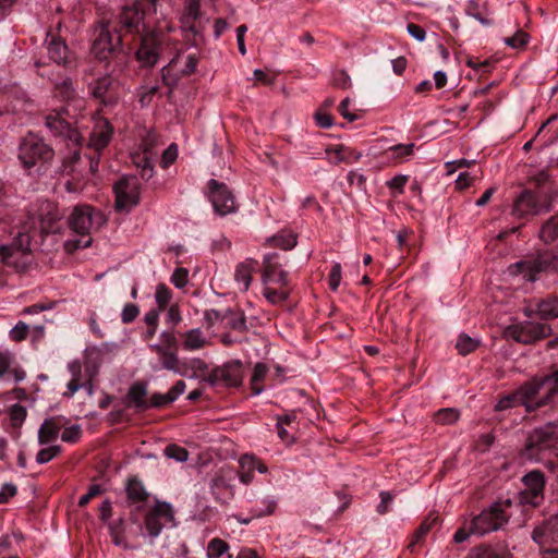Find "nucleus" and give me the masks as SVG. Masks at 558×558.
<instances>
[{
    "label": "nucleus",
    "mask_w": 558,
    "mask_h": 558,
    "mask_svg": "<svg viewBox=\"0 0 558 558\" xmlns=\"http://www.w3.org/2000/svg\"><path fill=\"white\" fill-rule=\"evenodd\" d=\"M62 217L63 214L57 204L48 199H40L31 204L26 213V219L21 223L12 243L0 245V262L4 266L17 268V255L29 254L32 241L36 236L44 239L49 233L60 232Z\"/></svg>",
    "instance_id": "nucleus-1"
},
{
    "label": "nucleus",
    "mask_w": 558,
    "mask_h": 558,
    "mask_svg": "<svg viewBox=\"0 0 558 558\" xmlns=\"http://www.w3.org/2000/svg\"><path fill=\"white\" fill-rule=\"evenodd\" d=\"M19 160L29 173L35 169L37 173L46 172L54 158L53 148L38 135L28 132L19 145Z\"/></svg>",
    "instance_id": "nucleus-2"
},
{
    "label": "nucleus",
    "mask_w": 558,
    "mask_h": 558,
    "mask_svg": "<svg viewBox=\"0 0 558 558\" xmlns=\"http://www.w3.org/2000/svg\"><path fill=\"white\" fill-rule=\"evenodd\" d=\"M558 444V421L548 422L532 429L525 440L520 456L530 461H541L545 451Z\"/></svg>",
    "instance_id": "nucleus-3"
},
{
    "label": "nucleus",
    "mask_w": 558,
    "mask_h": 558,
    "mask_svg": "<svg viewBox=\"0 0 558 558\" xmlns=\"http://www.w3.org/2000/svg\"><path fill=\"white\" fill-rule=\"evenodd\" d=\"M511 505L512 501L510 499L494 501L472 519L471 531L482 536L502 529L509 521L510 514L507 512V509Z\"/></svg>",
    "instance_id": "nucleus-4"
},
{
    "label": "nucleus",
    "mask_w": 558,
    "mask_h": 558,
    "mask_svg": "<svg viewBox=\"0 0 558 558\" xmlns=\"http://www.w3.org/2000/svg\"><path fill=\"white\" fill-rule=\"evenodd\" d=\"M512 275H522L526 281L534 282L545 272L558 274V254L543 251L533 258L521 260L509 266Z\"/></svg>",
    "instance_id": "nucleus-5"
},
{
    "label": "nucleus",
    "mask_w": 558,
    "mask_h": 558,
    "mask_svg": "<svg viewBox=\"0 0 558 558\" xmlns=\"http://www.w3.org/2000/svg\"><path fill=\"white\" fill-rule=\"evenodd\" d=\"M197 64L198 57L196 53H178L160 70L162 83L170 88L169 95L177 87L182 76H190L195 73Z\"/></svg>",
    "instance_id": "nucleus-6"
},
{
    "label": "nucleus",
    "mask_w": 558,
    "mask_h": 558,
    "mask_svg": "<svg viewBox=\"0 0 558 558\" xmlns=\"http://www.w3.org/2000/svg\"><path fill=\"white\" fill-rule=\"evenodd\" d=\"M526 384L532 388L534 409L539 410L555 402L558 396V368H553L546 375L534 376Z\"/></svg>",
    "instance_id": "nucleus-7"
},
{
    "label": "nucleus",
    "mask_w": 558,
    "mask_h": 558,
    "mask_svg": "<svg viewBox=\"0 0 558 558\" xmlns=\"http://www.w3.org/2000/svg\"><path fill=\"white\" fill-rule=\"evenodd\" d=\"M107 222L105 215L90 205H77L68 218L69 228L81 235H88L92 228H100Z\"/></svg>",
    "instance_id": "nucleus-8"
},
{
    "label": "nucleus",
    "mask_w": 558,
    "mask_h": 558,
    "mask_svg": "<svg viewBox=\"0 0 558 558\" xmlns=\"http://www.w3.org/2000/svg\"><path fill=\"white\" fill-rule=\"evenodd\" d=\"M122 48V34L112 33L108 23H99L95 28V37L92 45V53L99 61H106L109 57Z\"/></svg>",
    "instance_id": "nucleus-9"
},
{
    "label": "nucleus",
    "mask_w": 558,
    "mask_h": 558,
    "mask_svg": "<svg viewBox=\"0 0 558 558\" xmlns=\"http://www.w3.org/2000/svg\"><path fill=\"white\" fill-rule=\"evenodd\" d=\"M506 336L515 342L531 344L551 335V327L546 323L522 322L506 328Z\"/></svg>",
    "instance_id": "nucleus-10"
},
{
    "label": "nucleus",
    "mask_w": 558,
    "mask_h": 558,
    "mask_svg": "<svg viewBox=\"0 0 558 558\" xmlns=\"http://www.w3.org/2000/svg\"><path fill=\"white\" fill-rule=\"evenodd\" d=\"M117 211H130L140 203V183L136 177H122L113 185Z\"/></svg>",
    "instance_id": "nucleus-11"
},
{
    "label": "nucleus",
    "mask_w": 558,
    "mask_h": 558,
    "mask_svg": "<svg viewBox=\"0 0 558 558\" xmlns=\"http://www.w3.org/2000/svg\"><path fill=\"white\" fill-rule=\"evenodd\" d=\"M145 11L141 1L122 7L118 15L119 27L114 28V33L119 34H142L146 26L144 23Z\"/></svg>",
    "instance_id": "nucleus-12"
},
{
    "label": "nucleus",
    "mask_w": 558,
    "mask_h": 558,
    "mask_svg": "<svg viewBox=\"0 0 558 558\" xmlns=\"http://www.w3.org/2000/svg\"><path fill=\"white\" fill-rule=\"evenodd\" d=\"M120 83L110 74L102 75L88 84V93L101 107L114 106L120 98Z\"/></svg>",
    "instance_id": "nucleus-13"
},
{
    "label": "nucleus",
    "mask_w": 558,
    "mask_h": 558,
    "mask_svg": "<svg viewBox=\"0 0 558 558\" xmlns=\"http://www.w3.org/2000/svg\"><path fill=\"white\" fill-rule=\"evenodd\" d=\"M524 488L519 494L521 505L538 507L544 500L545 476L539 470H533L522 477Z\"/></svg>",
    "instance_id": "nucleus-14"
},
{
    "label": "nucleus",
    "mask_w": 558,
    "mask_h": 558,
    "mask_svg": "<svg viewBox=\"0 0 558 558\" xmlns=\"http://www.w3.org/2000/svg\"><path fill=\"white\" fill-rule=\"evenodd\" d=\"M549 210V203L539 202L534 192L524 190L513 201L511 215L519 219H527Z\"/></svg>",
    "instance_id": "nucleus-15"
},
{
    "label": "nucleus",
    "mask_w": 558,
    "mask_h": 558,
    "mask_svg": "<svg viewBox=\"0 0 558 558\" xmlns=\"http://www.w3.org/2000/svg\"><path fill=\"white\" fill-rule=\"evenodd\" d=\"M236 472L232 468L219 469L209 482L210 492L216 501L228 504L234 496Z\"/></svg>",
    "instance_id": "nucleus-16"
},
{
    "label": "nucleus",
    "mask_w": 558,
    "mask_h": 558,
    "mask_svg": "<svg viewBox=\"0 0 558 558\" xmlns=\"http://www.w3.org/2000/svg\"><path fill=\"white\" fill-rule=\"evenodd\" d=\"M205 380L213 387H239L242 384V362L235 360L217 366Z\"/></svg>",
    "instance_id": "nucleus-17"
},
{
    "label": "nucleus",
    "mask_w": 558,
    "mask_h": 558,
    "mask_svg": "<svg viewBox=\"0 0 558 558\" xmlns=\"http://www.w3.org/2000/svg\"><path fill=\"white\" fill-rule=\"evenodd\" d=\"M174 513L172 506L167 501H156V505L145 515V527L150 537H157L165 523L173 522Z\"/></svg>",
    "instance_id": "nucleus-18"
},
{
    "label": "nucleus",
    "mask_w": 558,
    "mask_h": 558,
    "mask_svg": "<svg viewBox=\"0 0 558 558\" xmlns=\"http://www.w3.org/2000/svg\"><path fill=\"white\" fill-rule=\"evenodd\" d=\"M532 538L541 548L549 554H558V515L550 517L537 525Z\"/></svg>",
    "instance_id": "nucleus-19"
},
{
    "label": "nucleus",
    "mask_w": 558,
    "mask_h": 558,
    "mask_svg": "<svg viewBox=\"0 0 558 558\" xmlns=\"http://www.w3.org/2000/svg\"><path fill=\"white\" fill-rule=\"evenodd\" d=\"M161 51V37L156 33H146L141 36V44L135 52L136 60L142 68H153Z\"/></svg>",
    "instance_id": "nucleus-20"
},
{
    "label": "nucleus",
    "mask_w": 558,
    "mask_h": 558,
    "mask_svg": "<svg viewBox=\"0 0 558 558\" xmlns=\"http://www.w3.org/2000/svg\"><path fill=\"white\" fill-rule=\"evenodd\" d=\"M534 404L535 402L532 396V388H530L525 381L513 392L500 398L495 405V410L505 411L518 405H522L526 412L531 413L537 410L534 409Z\"/></svg>",
    "instance_id": "nucleus-21"
},
{
    "label": "nucleus",
    "mask_w": 558,
    "mask_h": 558,
    "mask_svg": "<svg viewBox=\"0 0 558 558\" xmlns=\"http://www.w3.org/2000/svg\"><path fill=\"white\" fill-rule=\"evenodd\" d=\"M208 186L210 190V202L218 215L226 216L235 210L234 197L226 184L211 179L208 182Z\"/></svg>",
    "instance_id": "nucleus-22"
},
{
    "label": "nucleus",
    "mask_w": 558,
    "mask_h": 558,
    "mask_svg": "<svg viewBox=\"0 0 558 558\" xmlns=\"http://www.w3.org/2000/svg\"><path fill=\"white\" fill-rule=\"evenodd\" d=\"M45 125L53 136H62L69 142L78 145L81 134L73 129L71 123L66 121L60 111H52L45 117Z\"/></svg>",
    "instance_id": "nucleus-23"
},
{
    "label": "nucleus",
    "mask_w": 558,
    "mask_h": 558,
    "mask_svg": "<svg viewBox=\"0 0 558 558\" xmlns=\"http://www.w3.org/2000/svg\"><path fill=\"white\" fill-rule=\"evenodd\" d=\"M263 266L262 279L264 284L274 282L283 288L289 286L288 272L282 269L278 253L266 254L263 259Z\"/></svg>",
    "instance_id": "nucleus-24"
},
{
    "label": "nucleus",
    "mask_w": 558,
    "mask_h": 558,
    "mask_svg": "<svg viewBox=\"0 0 558 558\" xmlns=\"http://www.w3.org/2000/svg\"><path fill=\"white\" fill-rule=\"evenodd\" d=\"M148 385L143 380L133 383L123 398V404L128 409H134L135 412H145L148 410Z\"/></svg>",
    "instance_id": "nucleus-25"
},
{
    "label": "nucleus",
    "mask_w": 558,
    "mask_h": 558,
    "mask_svg": "<svg viewBox=\"0 0 558 558\" xmlns=\"http://www.w3.org/2000/svg\"><path fill=\"white\" fill-rule=\"evenodd\" d=\"M113 126L107 119H100L96 122L90 135L88 146L95 151L100 153L111 141Z\"/></svg>",
    "instance_id": "nucleus-26"
},
{
    "label": "nucleus",
    "mask_w": 558,
    "mask_h": 558,
    "mask_svg": "<svg viewBox=\"0 0 558 558\" xmlns=\"http://www.w3.org/2000/svg\"><path fill=\"white\" fill-rule=\"evenodd\" d=\"M69 423V420L62 415H56L46 418L38 430V442L47 445L58 438L59 432Z\"/></svg>",
    "instance_id": "nucleus-27"
},
{
    "label": "nucleus",
    "mask_w": 558,
    "mask_h": 558,
    "mask_svg": "<svg viewBox=\"0 0 558 558\" xmlns=\"http://www.w3.org/2000/svg\"><path fill=\"white\" fill-rule=\"evenodd\" d=\"M465 13L477 20L484 26H490L494 23L489 17L492 11L489 10L488 2L485 0H469L465 7Z\"/></svg>",
    "instance_id": "nucleus-28"
},
{
    "label": "nucleus",
    "mask_w": 558,
    "mask_h": 558,
    "mask_svg": "<svg viewBox=\"0 0 558 558\" xmlns=\"http://www.w3.org/2000/svg\"><path fill=\"white\" fill-rule=\"evenodd\" d=\"M258 262L254 258H246L236 265L234 279L238 283H242V291L248 290L253 279V272L256 270Z\"/></svg>",
    "instance_id": "nucleus-29"
},
{
    "label": "nucleus",
    "mask_w": 558,
    "mask_h": 558,
    "mask_svg": "<svg viewBox=\"0 0 558 558\" xmlns=\"http://www.w3.org/2000/svg\"><path fill=\"white\" fill-rule=\"evenodd\" d=\"M149 348L158 355L161 368L171 371L175 374H182L179 367L180 360L178 351L163 349L158 344H150Z\"/></svg>",
    "instance_id": "nucleus-30"
},
{
    "label": "nucleus",
    "mask_w": 558,
    "mask_h": 558,
    "mask_svg": "<svg viewBox=\"0 0 558 558\" xmlns=\"http://www.w3.org/2000/svg\"><path fill=\"white\" fill-rule=\"evenodd\" d=\"M46 41L49 59L57 64H66L69 61V48L65 41L54 36H51L50 40L47 38Z\"/></svg>",
    "instance_id": "nucleus-31"
},
{
    "label": "nucleus",
    "mask_w": 558,
    "mask_h": 558,
    "mask_svg": "<svg viewBox=\"0 0 558 558\" xmlns=\"http://www.w3.org/2000/svg\"><path fill=\"white\" fill-rule=\"evenodd\" d=\"M535 312L544 320L558 318V295L550 294L536 302Z\"/></svg>",
    "instance_id": "nucleus-32"
},
{
    "label": "nucleus",
    "mask_w": 558,
    "mask_h": 558,
    "mask_svg": "<svg viewBox=\"0 0 558 558\" xmlns=\"http://www.w3.org/2000/svg\"><path fill=\"white\" fill-rule=\"evenodd\" d=\"M125 493L128 500L132 504L146 502L149 497V493L137 476L128 480Z\"/></svg>",
    "instance_id": "nucleus-33"
},
{
    "label": "nucleus",
    "mask_w": 558,
    "mask_h": 558,
    "mask_svg": "<svg viewBox=\"0 0 558 558\" xmlns=\"http://www.w3.org/2000/svg\"><path fill=\"white\" fill-rule=\"evenodd\" d=\"M226 315V325L227 327L239 331V332H245L247 331L248 327L246 324V317L243 313V311L239 308H227L225 311Z\"/></svg>",
    "instance_id": "nucleus-34"
},
{
    "label": "nucleus",
    "mask_w": 558,
    "mask_h": 558,
    "mask_svg": "<svg viewBox=\"0 0 558 558\" xmlns=\"http://www.w3.org/2000/svg\"><path fill=\"white\" fill-rule=\"evenodd\" d=\"M181 337L183 339L182 348L186 351L199 350L206 343V339L199 328L191 329L182 333Z\"/></svg>",
    "instance_id": "nucleus-35"
},
{
    "label": "nucleus",
    "mask_w": 558,
    "mask_h": 558,
    "mask_svg": "<svg viewBox=\"0 0 558 558\" xmlns=\"http://www.w3.org/2000/svg\"><path fill=\"white\" fill-rule=\"evenodd\" d=\"M538 236L545 244H550L558 239V214L543 223Z\"/></svg>",
    "instance_id": "nucleus-36"
},
{
    "label": "nucleus",
    "mask_w": 558,
    "mask_h": 558,
    "mask_svg": "<svg viewBox=\"0 0 558 558\" xmlns=\"http://www.w3.org/2000/svg\"><path fill=\"white\" fill-rule=\"evenodd\" d=\"M268 373V367L265 363L258 362L255 364L253 374L251 377V389L252 393L257 396L264 391V386L262 385Z\"/></svg>",
    "instance_id": "nucleus-37"
},
{
    "label": "nucleus",
    "mask_w": 558,
    "mask_h": 558,
    "mask_svg": "<svg viewBox=\"0 0 558 558\" xmlns=\"http://www.w3.org/2000/svg\"><path fill=\"white\" fill-rule=\"evenodd\" d=\"M199 16H201V4L194 0H187L185 2L183 21L185 24H189L190 31L193 32L194 34L198 33L194 23L196 22V20L199 19Z\"/></svg>",
    "instance_id": "nucleus-38"
},
{
    "label": "nucleus",
    "mask_w": 558,
    "mask_h": 558,
    "mask_svg": "<svg viewBox=\"0 0 558 558\" xmlns=\"http://www.w3.org/2000/svg\"><path fill=\"white\" fill-rule=\"evenodd\" d=\"M263 294L269 303L275 304V305L281 304L289 299L290 288H289V286L287 288L280 287V289L277 290V289L266 286L264 288Z\"/></svg>",
    "instance_id": "nucleus-39"
},
{
    "label": "nucleus",
    "mask_w": 558,
    "mask_h": 558,
    "mask_svg": "<svg viewBox=\"0 0 558 558\" xmlns=\"http://www.w3.org/2000/svg\"><path fill=\"white\" fill-rule=\"evenodd\" d=\"M481 344L478 339L471 338L466 333H461L456 343V348L461 355H468L474 352Z\"/></svg>",
    "instance_id": "nucleus-40"
},
{
    "label": "nucleus",
    "mask_w": 558,
    "mask_h": 558,
    "mask_svg": "<svg viewBox=\"0 0 558 558\" xmlns=\"http://www.w3.org/2000/svg\"><path fill=\"white\" fill-rule=\"evenodd\" d=\"M295 416L286 414L283 416H279L277 420L276 428L278 437L284 441L286 444L290 445L294 441L293 437L289 434L286 426H290L291 423L294 421Z\"/></svg>",
    "instance_id": "nucleus-41"
},
{
    "label": "nucleus",
    "mask_w": 558,
    "mask_h": 558,
    "mask_svg": "<svg viewBox=\"0 0 558 558\" xmlns=\"http://www.w3.org/2000/svg\"><path fill=\"white\" fill-rule=\"evenodd\" d=\"M466 558H507V555L504 550L490 546H480L473 549Z\"/></svg>",
    "instance_id": "nucleus-42"
},
{
    "label": "nucleus",
    "mask_w": 558,
    "mask_h": 558,
    "mask_svg": "<svg viewBox=\"0 0 558 558\" xmlns=\"http://www.w3.org/2000/svg\"><path fill=\"white\" fill-rule=\"evenodd\" d=\"M229 545L221 538H213L207 545V558H219L227 554Z\"/></svg>",
    "instance_id": "nucleus-43"
},
{
    "label": "nucleus",
    "mask_w": 558,
    "mask_h": 558,
    "mask_svg": "<svg viewBox=\"0 0 558 558\" xmlns=\"http://www.w3.org/2000/svg\"><path fill=\"white\" fill-rule=\"evenodd\" d=\"M460 417V413L458 410L453 408H444L438 410L434 414V418L437 423L449 425L456 423Z\"/></svg>",
    "instance_id": "nucleus-44"
},
{
    "label": "nucleus",
    "mask_w": 558,
    "mask_h": 558,
    "mask_svg": "<svg viewBox=\"0 0 558 558\" xmlns=\"http://www.w3.org/2000/svg\"><path fill=\"white\" fill-rule=\"evenodd\" d=\"M239 464L241 469L257 470L262 474L268 471L264 462L250 454H243L239 460Z\"/></svg>",
    "instance_id": "nucleus-45"
},
{
    "label": "nucleus",
    "mask_w": 558,
    "mask_h": 558,
    "mask_svg": "<svg viewBox=\"0 0 558 558\" xmlns=\"http://www.w3.org/2000/svg\"><path fill=\"white\" fill-rule=\"evenodd\" d=\"M272 246L282 250H291L296 245V235L293 233L279 234L269 239Z\"/></svg>",
    "instance_id": "nucleus-46"
},
{
    "label": "nucleus",
    "mask_w": 558,
    "mask_h": 558,
    "mask_svg": "<svg viewBox=\"0 0 558 558\" xmlns=\"http://www.w3.org/2000/svg\"><path fill=\"white\" fill-rule=\"evenodd\" d=\"M54 89L57 96L62 100H71L75 96V89L71 78H64L62 82L56 84Z\"/></svg>",
    "instance_id": "nucleus-47"
},
{
    "label": "nucleus",
    "mask_w": 558,
    "mask_h": 558,
    "mask_svg": "<svg viewBox=\"0 0 558 558\" xmlns=\"http://www.w3.org/2000/svg\"><path fill=\"white\" fill-rule=\"evenodd\" d=\"M415 145L413 143L410 144H398L391 146L387 153L390 154V157L396 160H401L404 157L411 156L414 153Z\"/></svg>",
    "instance_id": "nucleus-48"
},
{
    "label": "nucleus",
    "mask_w": 558,
    "mask_h": 558,
    "mask_svg": "<svg viewBox=\"0 0 558 558\" xmlns=\"http://www.w3.org/2000/svg\"><path fill=\"white\" fill-rule=\"evenodd\" d=\"M530 36L522 29L515 32L513 36L504 39L505 44L513 49L524 48L529 43Z\"/></svg>",
    "instance_id": "nucleus-49"
},
{
    "label": "nucleus",
    "mask_w": 558,
    "mask_h": 558,
    "mask_svg": "<svg viewBox=\"0 0 558 558\" xmlns=\"http://www.w3.org/2000/svg\"><path fill=\"white\" fill-rule=\"evenodd\" d=\"M159 311L166 310L171 300V290L163 283H159L155 293Z\"/></svg>",
    "instance_id": "nucleus-50"
},
{
    "label": "nucleus",
    "mask_w": 558,
    "mask_h": 558,
    "mask_svg": "<svg viewBox=\"0 0 558 558\" xmlns=\"http://www.w3.org/2000/svg\"><path fill=\"white\" fill-rule=\"evenodd\" d=\"M165 454L178 462H185L189 459V451L175 444H170L165 448Z\"/></svg>",
    "instance_id": "nucleus-51"
},
{
    "label": "nucleus",
    "mask_w": 558,
    "mask_h": 558,
    "mask_svg": "<svg viewBox=\"0 0 558 558\" xmlns=\"http://www.w3.org/2000/svg\"><path fill=\"white\" fill-rule=\"evenodd\" d=\"M160 343H157L159 347L178 351L179 342L173 329L163 330L160 333Z\"/></svg>",
    "instance_id": "nucleus-52"
},
{
    "label": "nucleus",
    "mask_w": 558,
    "mask_h": 558,
    "mask_svg": "<svg viewBox=\"0 0 558 558\" xmlns=\"http://www.w3.org/2000/svg\"><path fill=\"white\" fill-rule=\"evenodd\" d=\"M9 414H10V420L12 422V425L14 427H17V426H21L23 424V422L25 421L27 411H26L25 407H23L22 404L15 403L10 408Z\"/></svg>",
    "instance_id": "nucleus-53"
},
{
    "label": "nucleus",
    "mask_w": 558,
    "mask_h": 558,
    "mask_svg": "<svg viewBox=\"0 0 558 558\" xmlns=\"http://www.w3.org/2000/svg\"><path fill=\"white\" fill-rule=\"evenodd\" d=\"M61 452V446L53 445L48 448H44L38 451L36 456V462L39 464L47 463L56 458Z\"/></svg>",
    "instance_id": "nucleus-54"
},
{
    "label": "nucleus",
    "mask_w": 558,
    "mask_h": 558,
    "mask_svg": "<svg viewBox=\"0 0 558 558\" xmlns=\"http://www.w3.org/2000/svg\"><path fill=\"white\" fill-rule=\"evenodd\" d=\"M429 520L430 518H426L414 532L412 541L408 545V548L411 551L414 550L415 545L420 543L424 538V536L430 531Z\"/></svg>",
    "instance_id": "nucleus-55"
},
{
    "label": "nucleus",
    "mask_w": 558,
    "mask_h": 558,
    "mask_svg": "<svg viewBox=\"0 0 558 558\" xmlns=\"http://www.w3.org/2000/svg\"><path fill=\"white\" fill-rule=\"evenodd\" d=\"M409 180V175L397 174L391 180L387 181V186L391 190L392 195L402 194L404 186Z\"/></svg>",
    "instance_id": "nucleus-56"
},
{
    "label": "nucleus",
    "mask_w": 558,
    "mask_h": 558,
    "mask_svg": "<svg viewBox=\"0 0 558 558\" xmlns=\"http://www.w3.org/2000/svg\"><path fill=\"white\" fill-rule=\"evenodd\" d=\"M332 85L337 88L347 89L351 87L350 75L344 70H337L332 73Z\"/></svg>",
    "instance_id": "nucleus-57"
},
{
    "label": "nucleus",
    "mask_w": 558,
    "mask_h": 558,
    "mask_svg": "<svg viewBox=\"0 0 558 558\" xmlns=\"http://www.w3.org/2000/svg\"><path fill=\"white\" fill-rule=\"evenodd\" d=\"M82 437V428L80 425H72L63 429L61 439L65 442L75 444Z\"/></svg>",
    "instance_id": "nucleus-58"
},
{
    "label": "nucleus",
    "mask_w": 558,
    "mask_h": 558,
    "mask_svg": "<svg viewBox=\"0 0 558 558\" xmlns=\"http://www.w3.org/2000/svg\"><path fill=\"white\" fill-rule=\"evenodd\" d=\"M172 402H174L173 397H170L169 392L165 395L156 392L150 397V399H148V410L153 408H162Z\"/></svg>",
    "instance_id": "nucleus-59"
},
{
    "label": "nucleus",
    "mask_w": 558,
    "mask_h": 558,
    "mask_svg": "<svg viewBox=\"0 0 558 558\" xmlns=\"http://www.w3.org/2000/svg\"><path fill=\"white\" fill-rule=\"evenodd\" d=\"M189 281V271L186 268L178 267L174 269L171 276V282L174 287L182 289L187 284Z\"/></svg>",
    "instance_id": "nucleus-60"
},
{
    "label": "nucleus",
    "mask_w": 558,
    "mask_h": 558,
    "mask_svg": "<svg viewBox=\"0 0 558 558\" xmlns=\"http://www.w3.org/2000/svg\"><path fill=\"white\" fill-rule=\"evenodd\" d=\"M140 314V307L134 303L124 305L121 313V320L123 324H131L136 319Z\"/></svg>",
    "instance_id": "nucleus-61"
},
{
    "label": "nucleus",
    "mask_w": 558,
    "mask_h": 558,
    "mask_svg": "<svg viewBox=\"0 0 558 558\" xmlns=\"http://www.w3.org/2000/svg\"><path fill=\"white\" fill-rule=\"evenodd\" d=\"M341 265L339 263L333 264L328 277L330 290L337 291L339 288L341 281Z\"/></svg>",
    "instance_id": "nucleus-62"
},
{
    "label": "nucleus",
    "mask_w": 558,
    "mask_h": 558,
    "mask_svg": "<svg viewBox=\"0 0 558 558\" xmlns=\"http://www.w3.org/2000/svg\"><path fill=\"white\" fill-rule=\"evenodd\" d=\"M182 320L180 308L177 304H173L169 307L166 316V324L170 326V329H174V327Z\"/></svg>",
    "instance_id": "nucleus-63"
},
{
    "label": "nucleus",
    "mask_w": 558,
    "mask_h": 558,
    "mask_svg": "<svg viewBox=\"0 0 558 558\" xmlns=\"http://www.w3.org/2000/svg\"><path fill=\"white\" fill-rule=\"evenodd\" d=\"M28 333V326L23 323L19 322L10 331V337L14 341H22L27 337Z\"/></svg>",
    "instance_id": "nucleus-64"
}]
</instances>
